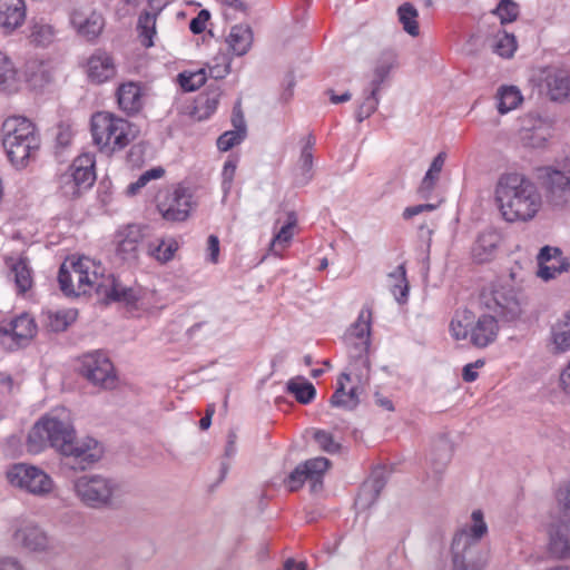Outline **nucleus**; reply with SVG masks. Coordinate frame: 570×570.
<instances>
[{
  "label": "nucleus",
  "instance_id": "52",
  "mask_svg": "<svg viewBox=\"0 0 570 570\" xmlns=\"http://www.w3.org/2000/svg\"><path fill=\"white\" fill-rule=\"evenodd\" d=\"M314 439L320 448L328 453H335L340 450V444L335 442L332 434L326 431H315Z\"/></svg>",
  "mask_w": 570,
  "mask_h": 570
},
{
  "label": "nucleus",
  "instance_id": "2",
  "mask_svg": "<svg viewBox=\"0 0 570 570\" xmlns=\"http://www.w3.org/2000/svg\"><path fill=\"white\" fill-rule=\"evenodd\" d=\"M494 198L503 219L509 223L529 222L542 206V197L534 184L518 173L499 177Z\"/></svg>",
  "mask_w": 570,
  "mask_h": 570
},
{
  "label": "nucleus",
  "instance_id": "45",
  "mask_svg": "<svg viewBox=\"0 0 570 570\" xmlns=\"http://www.w3.org/2000/svg\"><path fill=\"white\" fill-rule=\"evenodd\" d=\"M208 76L214 79H224L230 72V57L225 52H218L207 63Z\"/></svg>",
  "mask_w": 570,
  "mask_h": 570
},
{
  "label": "nucleus",
  "instance_id": "20",
  "mask_svg": "<svg viewBox=\"0 0 570 570\" xmlns=\"http://www.w3.org/2000/svg\"><path fill=\"white\" fill-rule=\"evenodd\" d=\"M6 266L9 269V278L14 284L16 294L27 297L35 286V274L27 257H6Z\"/></svg>",
  "mask_w": 570,
  "mask_h": 570
},
{
  "label": "nucleus",
  "instance_id": "34",
  "mask_svg": "<svg viewBox=\"0 0 570 570\" xmlns=\"http://www.w3.org/2000/svg\"><path fill=\"white\" fill-rule=\"evenodd\" d=\"M252 41L253 35L250 29L247 26L242 24L234 26L226 38L229 49L236 56L245 55L250 48Z\"/></svg>",
  "mask_w": 570,
  "mask_h": 570
},
{
  "label": "nucleus",
  "instance_id": "44",
  "mask_svg": "<svg viewBox=\"0 0 570 570\" xmlns=\"http://www.w3.org/2000/svg\"><path fill=\"white\" fill-rule=\"evenodd\" d=\"M207 79V71L200 68L196 71H183L178 75L177 80L184 91H195L200 88Z\"/></svg>",
  "mask_w": 570,
  "mask_h": 570
},
{
  "label": "nucleus",
  "instance_id": "54",
  "mask_svg": "<svg viewBox=\"0 0 570 570\" xmlns=\"http://www.w3.org/2000/svg\"><path fill=\"white\" fill-rule=\"evenodd\" d=\"M438 180H439V178H436L434 176L432 177L431 175L425 174V176L423 177V179L417 188V194L420 195V197L424 198V199L430 198L433 190L435 189Z\"/></svg>",
  "mask_w": 570,
  "mask_h": 570
},
{
  "label": "nucleus",
  "instance_id": "12",
  "mask_svg": "<svg viewBox=\"0 0 570 570\" xmlns=\"http://www.w3.org/2000/svg\"><path fill=\"white\" fill-rule=\"evenodd\" d=\"M558 501L561 519L549 530V546L551 552L558 558H570V484L564 491L559 492Z\"/></svg>",
  "mask_w": 570,
  "mask_h": 570
},
{
  "label": "nucleus",
  "instance_id": "18",
  "mask_svg": "<svg viewBox=\"0 0 570 570\" xmlns=\"http://www.w3.org/2000/svg\"><path fill=\"white\" fill-rule=\"evenodd\" d=\"M88 80L96 85H102L112 80L117 75V65L114 56L104 50H95L83 66Z\"/></svg>",
  "mask_w": 570,
  "mask_h": 570
},
{
  "label": "nucleus",
  "instance_id": "25",
  "mask_svg": "<svg viewBox=\"0 0 570 570\" xmlns=\"http://www.w3.org/2000/svg\"><path fill=\"white\" fill-rule=\"evenodd\" d=\"M396 65V57L393 52H384L374 69V80H373V89L371 91L370 97L366 98L363 106L360 109V120H362L363 108L366 107L365 116L368 117L370 114L375 109L377 99L376 92L379 90L380 85L385 80L391 70Z\"/></svg>",
  "mask_w": 570,
  "mask_h": 570
},
{
  "label": "nucleus",
  "instance_id": "30",
  "mask_svg": "<svg viewBox=\"0 0 570 570\" xmlns=\"http://www.w3.org/2000/svg\"><path fill=\"white\" fill-rule=\"evenodd\" d=\"M26 19L24 0H0V26L7 30H14Z\"/></svg>",
  "mask_w": 570,
  "mask_h": 570
},
{
  "label": "nucleus",
  "instance_id": "6",
  "mask_svg": "<svg viewBox=\"0 0 570 570\" xmlns=\"http://www.w3.org/2000/svg\"><path fill=\"white\" fill-rule=\"evenodd\" d=\"M90 131L94 144L107 155L125 149L136 137L134 126L128 120L108 111L92 115Z\"/></svg>",
  "mask_w": 570,
  "mask_h": 570
},
{
  "label": "nucleus",
  "instance_id": "19",
  "mask_svg": "<svg viewBox=\"0 0 570 570\" xmlns=\"http://www.w3.org/2000/svg\"><path fill=\"white\" fill-rule=\"evenodd\" d=\"M37 333V324L29 314H21L10 320L0 322V340L2 343L9 338L17 345H21L30 340Z\"/></svg>",
  "mask_w": 570,
  "mask_h": 570
},
{
  "label": "nucleus",
  "instance_id": "42",
  "mask_svg": "<svg viewBox=\"0 0 570 570\" xmlns=\"http://www.w3.org/2000/svg\"><path fill=\"white\" fill-rule=\"evenodd\" d=\"M399 20L403 26V29L412 37H416L420 33V27L417 22L419 12L411 3H403L397 9Z\"/></svg>",
  "mask_w": 570,
  "mask_h": 570
},
{
  "label": "nucleus",
  "instance_id": "59",
  "mask_svg": "<svg viewBox=\"0 0 570 570\" xmlns=\"http://www.w3.org/2000/svg\"><path fill=\"white\" fill-rule=\"evenodd\" d=\"M207 252L209 256V261L213 264L218 262L219 256V239L215 235H210L207 239Z\"/></svg>",
  "mask_w": 570,
  "mask_h": 570
},
{
  "label": "nucleus",
  "instance_id": "39",
  "mask_svg": "<svg viewBox=\"0 0 570 570\" xmlns=\"http://www.w3.org/2000/svg\"><path fill=\"white\" fill-rule=\"evenodd\" d=\"M391 281V293L399 303H404L409 295V282L406 278L405 264L399 265L394 272L389 274Z\"/></svg>",
  "mask_w": 570,
  "mask_h": 570
},
{
  "label": "nucleus",
  "instance_id": "46",
  "mask_svg": "<svg viewBox=\"0 0 570 570\" xmlns=\"http://www.w3.org/2000/svg\"><path fill=\"white\" fill-rule=\"evenodd\" d=\"M56 30L51 24L36 22L31 27L30 40L37 46H48L53 42Z\"/></svg>",
  "mask_w": 570,
  "mask_h": 570
},
{
  "label": "nucleus",
  "instance_id": "36",
  "mask_svg": "<svg viewBox=\"0 0 570 570\" xmlns=\"http://www.w3.org/2000/svg\"><path fill=\"white\" fill-rule=\"evenodd\" d=\"M549 137H551V125L539 118L533 128H523L522 139L532 148H541L546 146Z\"/></svg>",
  "mask_w": 570,
  "mask_h": 570
},
{
  "label": "nucleus",
  "instance_id": "63",
  "mask_svg": "<svg viewBox=\"0 0 570 570\" xmlns=\"http://www.w3.org/2000/svg\"><path fill=\"white\" fill-rule=\"evenodd\" d=\"M0 385L4 392L11 393L14 387V382L11 375L7 373H0Z\"/></svg>",
  "mask_w": 570,
  "mask_h": 570
},
{
  "label": "nucleus",
  "instance_id": "53",
  "mask_svg": "<svg viewBox=\"0 0 570 570\" xmlns=\"http://www.w3.org/2000/svg\"><path fill=\"white\" fill-rule=\"evenodd\" d=\"M315 144V138L309 134L306 136V144L302 149L301 161L305 170H309L313 164L312 148Z\"/></svg>",
  "mask_w": 570,
  "mask_h": 570
},
{
  "label": "nucleus",
  "instance_id": "7",
  "mask_svg": "<svg viewBox=\"0 0 570 570\" xmlns=\"http://www.w3.org/2000/svg\"><path fill=\"white\" fill-rule=\"evenodd\" d=\"M472 525L459 530L452 541L453 570H482L485 560L474 559L481 538L488 532L483 513L475 510L471 515Z\"/></svg>",
  "mask_w": 570,
  "mask_h": 570
},
{
  "label": "nucleus",
  "instance_id": "8",
  "mask_svg": "<svg viewBox=\"0 0 570 570\" xmlns=\"http://www.w3.org/2000/svg\"><path fill=\"white\" fill-rule=\"evenodd\" d=\"M482 305L504 322H514L522 315V298L509 283L497 281L485 287L480 296Z\"/></svg>",
  "mask_w": 570,
  "mask_h": 570
},
{
  "label": "nucleus",
  "instance_id": "33",
  "mask_svg": "<svg viewBox=\"0 0 570 570\" xmlns=\"http://www.w3.org/2000/svg\"><path fill=\"white\" fill-rule=\"evenodd\" d=\"M219 98L220 91L218 89H209L199 94L194 101L193 115L198 120L209 118L216 111Z\"/></svg>",
  "mask_w": 570,
  "mask_h": 570
},
{
  "label": "nucleus",
  "instance_id": "1",
  "mask_svg": "<svg viewBox=\"0 0 570 570\" xmlns=\"http://www.w3.org/2000/svg\"><path fill=\"white\" fill-rule=\"evenodd\" d=\"M47 446L73 458L82 470L99 461L104 453L102 445L95 439L77 440L69 413L63 409L42 416L28 435L30 452L39 453Z\"/></svg>",
  "mask_w": 570,
  "mask_h": 570
},
{
  "label": "nucleus",
  "instance_id": "5",
  "mask_svg": "<svg viewBox=\"0 0 570 570\" xmlns=\"http://www.w3.org/2000/svg\"><path fill=\"white\" fill-rule=\"evenodd\" d=\"M500 326L493 315L482 314L476 317L468 309L455 311L449 324V332L454 341H468L476 348H485L493 344L499 335Z\"/></svg>",
  "mask_w": 570,
  "mask_h": 570
},
{
  "label": "nucleus",
  "instance_id": "21",
  "mask_svg": "<svg viewBox=\"0 0 570 570\" xmlns=\"http://www.w3.org/2000/svg\"><path fill=\"white\" fill-rule=\"evenodd\" d=\"M126 3L131 6H139L144 0H125ZM150 10H144L137 21V31L140 43L145 48H150L155 45V37L157 35L156 22L157 17L161 11V7L157 0H145Z\"/></svg>",
  "mask_w": 570,
  "mask_h": 570
},
{
  "label": "nucleus",
  "instance_id": "22",
  "mask_svg": "<svg viewBox=\"0 0 570 570\" xmlns=\"http://www.w3.org/2000/svg\"><path fill=\"white\" fill-rule=\"evenodd\" d=\"M144 238L142 229L139 225L128 224L118 228L114 236L116 254L122 261L137 258L138 247Z\"/></svg>",
  "mask_w": 570,
  "mask_h": 570
},
{
  "label": "nucleus",
  "instance_id": "47",
  "mask_svg": "<svg viewBox=\"0 0 570 570\" xmlns=\"http://www.w3.org/2000/svg\"><path fill=\"white\" fill-rule=\"evenodd\" d=\"M165 175V169L163 167H154L146 171H144L136 181L129 184L127 186V195L135 196L137 195L149 181L159 179Z\"/></svg>",
  "mask_w": 570,
  "mask_h": 570
},
{
  "label": "nucleus",
  "instance_id": "11",
  "mask_svg": "<svg viewBox=\"0 0 570 570\" xmlns=\"http://www.w3.org/2000/svg\"><path fill=\"white\" fill-rule=\"evenodd\" d=\"M535 175L549 203L561 206L570 199V166L564 165L562 169L539 167Z\"/></svg>",
  "mask_w": 570,
  "mask_h": 570
},
{
  "label": "nucleus",
  "instance_id": "41",
  "mask_svg": "<svg viewBox=\"0 0 570 570\" xmlns=\"http://www.w3.org/2000/svg\"><path fill=\"white\" fill-rule=\"evenodd\" d=\"M18 82V71L10 58L0 52V91L12 90Z\"/></svg>",
  "mask_w": 570,
  "mask_h": 570
},
{
  "label": "nucleus",
  "instance_id": "15",
  "mask_svg": "<svg viewBox=\"0 0 570 570\" xmlns=\"http://www.w3.org/2000/svg\"><path fill=\"white\" fill-rule=\"evenodd\" d=\"M80 371L88 381L102 389L114 387L117 381L111 361L101 352L83 355Z\"/></svg>",
  "mask_w": 570,
  "mask_h": 570
},
{
  "label": "nucleus",
  "instance_id": "14",
  "mask_svg": "<svg viewBox=\"0 0 570 570\" xmlns=\"http://www.w3.org/2000/svg\"><path fill=\"white\" fill-rule=\"evenodd\" d=\"M114 490V484L99 475H83L75 482V491L79 499L94 508L109 503Z\"/></svg>",
  "mask_w": 570,
  "mask_h": 570
},
{
  "label": "nucleus",
  "instance_id": "16",
  "mask_svg": "<svg viewBox=\"0 0 570 570\" xmlns=\"http://www.w3.org/2000/svg\"><path fill=\"white\" fill-rule=\"evenodd\" d=\"M70 22L81 37L94 40L104 29V18L91 3H76L70 12Z\"/></svg>",
  "mask_w": 570,
  "mask_h": 570
},
{
  "label": "nucleus",
  "instance_id": "10",
  "mask_svg": "<svg viewBox=\"0 0 570 570\" xmlns=\"http://www.w3.org/2000/svg\"><path fill=\"white\" fill-rule=\"evenodd\" d=\"M6 475L12 487L36 497L51 493L55 487L52 478L46 471L28 463L12 464Z\"/></svg>",
  "mask_w": 570,
  "mask_h": 570
},
{
  "label": "nucleus",
  "instance_id": "61",
  "mask_svg": "<svg viewBox=\"0 0 570 570\" xmlns=\"http://www.w3.org/2000/svg\"><path fill=\"white\" fill-rule=\"evenodd\" d=\"M236 168H237V165H236L235 160H227L224 164V168L222 171L223 183L228 185V187L230 186V184L235 177Z\"/></svg>",
  "mask_w": 570,
  "mask_h": 570
},
{
  "label": "nucleus",
  "instance_id": "29",
  "mask_svg": "<svg viewBox=\"0 0 570 570\" xmlns=\"http://www.w3.org/2000/svg\"><path fill=\"white\" fill-rule=\"evenodd\" d=\"M117 101L119 108L126 114L140 111L144 105L140 85L134 81L121 83L117 89Z\"/></svg>",
  "mask_w": 570,
  "mask_h": 570
},
{
  "label": "nucleus",
  "instance_id": "31",
  "mask_svg": "<svg viewBox=\"0 0 570 570\" xmlns=\"http://www.w3.org/2000/svg\"><path fill=\"white\" fill-rule=\"evenodd\" d=\"M351 381L348 373H342L337 379V387L331 397V404L336 407L353 410L358 404V394L356 387L345 390L346 383Z\"/></svg>",
  "mask_w": 570,
  "mask_h": 570
},
{
  "label": "nucleus",
  "instance_id": "64",
  "mask_svg": "<svg viewBox=\"0 0 570 570\" xmlns=\"http://www.w3.org/2000/svg\"><path fill=\"white\" fill-rule=\"evenodd\" d=\"M0 570H22L17 561L12 559L0 560Z\"/></svg>",
  "mask_w": 570,
  "mask_h": 570
},
{
  "label": "nucleus",
  "instance_id": "48",
  "mask_svg": "<svg viewBox=\"0 0 570 570\" xmlns=\"http://www.w3.org/2000/svg\"><path fill=\"white\" fill-rule=\"evenodd\" d=\"M495 249V244L492 239V235H481L476 239L473 246V256L474 258L482 263L490 258L493 250Z\"/></svg>",
  "mask_w": 570,
  "mask_h": 570
},
{
  "label": "nucleus",
  "instance_id": "13",
  "mask_svg": "<svg viewBox=\"0 0 570 570\" xmlns=\"http://www.w3.org/2000/svg\"><path fill=\"white\" fill-rule=\"evenodd\" d=\"M95 155L83 153L79 155L70 166V175L66 176L65 194L78 197L82 189L91 187L96 180Z\"/></svg>",
  "mask_w": 570,
  "mask_h": 570
},
{
  "label": "nucleus",
  "instance_id": "37",
  "mask_svg": "<svg viewBox=\"0 0 570 570\" xmlns=\"http://www.w3.org/2000/svg\"><path fill=\"white\" fill-rule=\"evenodd\" d=\"M96 292L111 301H127L130 296V291L124 287L114 275H104Z\"/></svg>",
  "mask_w": 570,
  "mask_h": 570
},
{
  "label": "nucleus",
  "instance_id": "28",
  "mask_svg": "<svg viewBox=\"0 0 570 570\" xmlns=\"http://www.w3.org/2000/svg\"><path fill=\"white\" fill-rule=\"evenodd\" d=\"M543 87L553 101H563L570 95V78L567 71L549 69L546 71Z\"/></svg>",
  "mask_w": 570,
  "mask_h": 570
},
{
  "label": "nucleus",
  "instance_id": "40",
  "mask_svg": "<svg viewBox=\"0 0 570 570\" xmlns=\"http://www.w3.org/2000/svg\"><path fill=\"white\" fill-rule=\"evenodd\" d=\"M497 98L498 110L502 115L515 109L523 100L520 90L514 86L500 88Z\"/></svg>",
  "mask_w": 570,
  "mask_h": 570
},
{
  "label": "nucleus",
  "instance_id": "3",
  "mask_svg": "<svg viewBox=\"0 0 570 570\" xmlns=\"http://www.w3.org/2000/svg\"><path fill=\"white\" fill-rule=\"evenodd\" d=\"M2 145L11 164L24 168L37 157L41 140L35 124L26 117H8L1 127Z\"/></svg>",
  "mask_w": 570,
  "mask_h": 570
},
{
  "label": "nucleus",
  "instance_id": "26",
  "mask_svg": "<svg viewBox=\"0 0 570 570\" xmlns=\"http://www.w3.org/2000/svg\"><path fill=\"white\" fill-rule=\"evenodd\" d=\"M297 223L298 219L295 212H288L284 225L274 234L271 240L269 252L273 255L282 257L283 253L291 246L297 233Z\"/></svg>",
  "mask_w": 570,
  "mask_h": 570
},
{
  "label": "nucleus",
  "instance_id": "27",
  "mask_svg": "<svg viewBox=\"0 0 570 570\" xmlns=\"http://www.w3.org/2000/svg\"><path fill=\"white\" fill-rule=\"evenodd\" d=\"M373 321V306L372 304H365L356 321L350 326L348 335L360 341L361 353L367 354L370 348V337Z\"/></svg>",
  "mask_w": 570,
  "mask_h": 570
},
{
  "label": "nucleus",
  "instance_id": "56",
  "mask_svg": "<svg viewBox=\"0 0 570 570\" xmlns=\"http://www.w3.org/2000/svg\"><path fill=\"white\" fill-rule=\"evenodd\" d=\"M232 124H233L234 130L243 131V134L246 135V124H245V118H244V114L242 110L240 101H237L233 108Z\"/></svg>",
  "mask_w": 570,
  "mask_h": 570
},
{
  "label": "nucleus",
  "instance_id": "60",
  "mask_svg": "<svg viewBox=\"0 0 570 570\" xmlns=\"http://www.w3.org/2000/svg\"><path fill=\"white\" fill-rule=\"evenodd\" d=\"M445 157H446L445 153L438 154L434 157L426 174L431 175L432 177L434 176V177L439 178L440 174L442 171V168L444 166V163H445Z\"/></svg>",
  "mask_w": 570,
  "mask_h": 570
},
{
  "label": "nucleus",
  "instance_id": "62",
  "mask_svg": "<svg viewBox=\"0 0 570 570\" xmlns=\"http://www.w3.org/2000/svg\"><path fill=\"white\" fill-rule=\"evenodd\" d=\"M222 7H223V11H224L225 16L229 14L230 10H234V11H244L245 10V6L242 0H222Z\"/></svg>",
  "mask_w": 570,
  "mask_h": 570
},
{
  "label": "nucleus",
  "instance_id": "57",
  "mask_svg": "<svg viewBox=\"0 0 570 570\" xmlns=\"http://www.w3.org/2000/svg\"><path fill=\"white\" fill-rule=\"evenodd\" d=\"M483 365H484L483 360H476L474 363L466 364L462 371L463 381H465L468 383L474 382L479 376L476 370L481 368Z\"/></svg>",
  "mask_w": 570,
  "mask_h": 570
},
{
  "label": "nucleus",
  "instance_id": "51",
  "mask_svg": "<svg viewBox=\"0 0 570 570\" xmlns=\"http://www.w3.org/2000/svg\"><path fill=\"white\" fill-rule=\"evenodd\" d=\"M246 135L243 131L228 130L222 134L217 139V148L220 151H228L234 146L240 144Z\"/></svg>",
  "mask_w": 570,
  "mask_h": 570
},
{
  "label": "nucleus",
  "instance_id": "24",
  "mask_svg": "<svg viewBox=\"0 0 570 570\" xmlns=\"http://www.w3.org/2000/svg\"><path fill=\"white\" fill-rule=\"evenodd\" d=\"M14 544L30 551H42L48 547V537L35 522L19 521L13 535Z\"/></svg>",
  "mask_w": 570,
  "mask_h": 570
},
{
  "label": "nucleus",
  "instance_id": "17",
  "mask_svg": "<svg viewBox=\"0 0 570 570\" xmlns=\"http://www.w3.org/2000/svg\"><path fill=\"white\" fill-rule=\"evenodd\" d=\"M328 468L330 461L326 458L309 459L295 468L288 475L286 485L289 491H296L302 488L305 481H311L312 489L315 491L317 485H322L323 475Z\"/></svg>",
  "mask_w": 570,
  "mask_h": 570
},
{
  "label": "nucleus",
  "instance_id": "32",
  "mask_svg": "<svg viewBox=\"0 0 570 570\" xmlns=\"http://www.w3.org/2000/svg\"><path fill=\"white\" fill-rule=\"evenodd\" d=\"M550 343L553 353L559 354L570 351V311L552 325Z\"/></svg>",
  "mask_w": 570,
  "mask_h": 570
},
{
  "label": "nucleus",
  "instance_id": "55",
  "mask_svg": "<svg viewBox=\"0 0 570 570\" xmlns=\"http://www.w3.org/2000/svg\"><path fill=\"white\" fill-rule=\"evenodd\" d=\"M209 20V13L206 10H202L198 14L191 19L189 29L193 33L199 35L206 30L207 21Z\"/></svg>",
  "mask_w": 570,
  "mask_h": 570
},
{
  "label": "nucleus",
  "instance_id": "50",
  "mask_svg": "<svg viewBox=\"0 0 570 570\" xmlns=\"http://www.w3.org/2000/svg\"><path fill=\"white\" fill-rule=\"evenodd\" d=\"M493 49L500 57L510 58L517 50V40L513 35L503 32L498 37Z\"/></svg>",
  "mask_w": 570,
  "mask_h": 570
},
{
  "label": "nucleus",
  "instance_id": "4",
  "mask_svg": "<svg viewBox=\"0 0 570 570\" xmlns=\"http://www.w3.org/2000/svg\"><path fill=\"white\" fill-rule=\"evenodd\" d=\"M104 273L105 268L100 262L83 255L68 256L58 274L60 289L67 296L90 294L97 289Z\"/></svg>",
  "mask_w": 570,
  "mask_h": 570
},
{
  "label": "nucleus",
  "instance_id": "58",
  "mask_svg": "<svg viewBox=\"0 0 570 570\" xmlns=\"http://www.w3.org/2000/svg\"><path fill=\"white\" fill-rule=\"evenodd\" d=\"M436 208L434 204H422L406 207L403 212L404 219H411L412 217L423 213V212H432Z\"/></svg>",
  "mask_w": 570,
  "mask_h": 570
},
{
  "label": "nucleus",
  "instance_id": "38",
  "mask_svg": "<svg viewBox=\"0 0 570 570\" xmlns=\"http://www.w3.org/2000/svg\"><path fill=\"white\" fill-rule=\"evenodd\" d=\"M286 389L302 404L311 403L316 394L314 385L303 377L291 379Z\"/></svg>",
  "mask_w": 570,
  "mask_h": 570
},
{
  "label": "nucleus",
  "instance_id": "43",
  "mask_svg": "<svg viewBox=\"0 0 570 570\" xmlns=\"http://www.w3.org/2000/svg\"><path fill=\"white\" fill-rule=\"evenodd\" d=\"M78 316L75 308H65L50 312L48 315V326L55 332H62L71 325Z\"/></svg>",
  "mask_w": 570,
  "mask_h": 570
},
{
  "label": "nucleus",
  "instance_id": "9",
  "mask_svg": "<svg viewBox=\"0 0 570 570\" xmlns=\"http://www.w3.org/2000/svg\"><path fill=\"white\" fill-rule=\"evenodd\" d=\"M193 194L183 184H175L160 189L156 196V208L163 219L181 223L189 218L194 208Z\"/></svg>",
  "mask_w": 570,
  "mask_h": 570
},
{
  "label": "nucleus",
  "instance_id": "35",
  "mask_svg": "<svg viewBox=\"0 0 570 570\" xmlns=\"http://www.w3.org/2000/svg\"><path fill=\"white\" fill-rule=\"evenodd\" d=\"M178 249L179 244L174 237L161 238L148 245V254L160 264L170 262Z\"/></svg>",
  "mask_w": 570,
  "mask_h": 570
},
{
  "label": "nucleus",
  "instance_id": "23",
  "mask_svg": "<svg viewBox=\"0 0 570 570\" xmlns=\"http://www.w3.org/2000/svg\"><path fill=\"white\" fill-rule=\"evenodd\" d=\"M538 276L543 281H550L567 272L570 263L558 247L544 246L538 254Z\"/></svg>",
  "mask_w": 570,
  "mask_h": 570
},
{
  "label": "nucleus",
  "instance_id": "49",
  "mask_svg": "<svg viewBox=\"0 0 570 570\" xmlns=\"http://www.w3.org/2000/svg\"><path fill=\"white\" fill-rule=\"evenodd\" d=\"M493 13L500 19L502 24L517 20L519 16V6L512 0H501Z\"/></svg>",
  "mask_w": 570,
  "mask_h": 570
}]
</instances>
